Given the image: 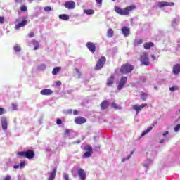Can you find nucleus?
<instances>
[{"mask_svg":"<svg viewBox=\"0 0 180 180\" xmlns=\"http://www.w3.org/2000/svg\"><path fill=\"white\" fill-rule=\"evenodd\" d=\"M134 9H136V6L134 5L129 6L124 9H122L120 7L117 6L114 8L115 12H116V13L118 15H121L122 16H127V15H129V13H130V12Z\"/></svg>","mask_w":180,"mask_h":180,"instance_id":"f257e3e1","label":"nucleus"},{"mask_svg":"<svg viewBox=\"0 0 180 180\" xmlns=\"http://www.w3.org/2000/svg\"><path fill=\"white\" fill-rule=\"evenodd\" d=\"M150 155V158H148L144 162H143V167L146 168V169H148L149 167L153 164V161L154 160V158H155V155H157V153L155 151L148 152L147 153V155Z\"/></svg>","mask_w":180,"mask_h":180,"instance_id":"f03ea898","label":"nucleus"},{"mask_svg":"<svg viewBox=\"0 0 180 180\" xmlns=\"http://www.w3.org/2000/svg\"><path fill=\"white\" fill-rule=\"evenodd\" d=\"M18 157H25V158H28V160H32L34 158V151L28 149L26 151H21L17 153Z\"/></svg>","mask_w":180,"mask_h":180,"instance_id":"7ed1b4c3","label":"nucleus"},{"mask_svg":"<svg viewBox=\"0 0 180 180\" xmlns=\"http://www.w3.org/2000/svg\"><path fill=\"white\" fill-rule=\"evenodd\" d=\"M134 70V66L131 64L127 63L121 67L120 72H122V74H129V72H131Z\"/></svg>","mask_w":180,"mask_h":180,"instance_id":"20e7f679","label":"nucleus"},{"mask_svg":"<svg viewBox=\"0 0 180 180\" xmlns=\"http://www.w3.org/2000/svg\"><path fill=\"white\" fill-rule=\"evenodd\" d=\"M83 150L86 151L84 154L83 155V158H89V157L92 156V154H94V150L92 149V146L91 145H86Z\"/></svg>","mask_w":180,"mask_h":180,"instance_id":"39448f33","label":"nucleus"},{"mask_svg":"<svg viewBox=\"0 0 180 180\" xmlns=\"http://www.w3.org/2000/svg\"><path fill=\"white\" fill-rule=\"evenodd\" d=\"M105 63H106V58H105V56H102L97 62V64L96 65L95 67V70H101V68H102L103 65H105Z\"/></svg>","mask_w":180,"mask_h":180,"instance_id":"423d86ee","label":"nucleus"},{"mask_svg":"<svg viewBox=\"0 0 180 180\" xmlns=\"http://www.w3.org/2000/svg\"><path fill=\"white\" fill-rule=\"evenodd\" d=\"M141 63L143 65H150V60H148V57L147 56V53H143L141 56Z\"/></svg>","mask_w":180,"mask_h":180,"instance_id":"0eeeda50","label":"nucleus"},{"mask_svg":"<svg viewBox=\"0 0 180 180\" xmlns=\"http://www.w3.org/2000/svg\"><path fill=\"white\" fill-rule=\"evenodd\" d=\"M162 136L164 139H162L160 140V143L163 144V143H165V141H169L171 140V135H169V131H167L165 133L162 134Z\"/></svg>","mask_w":180,"mask_h":180,"instance_id":"6e6552de","label":"nucleus"},{"mask_svg":"<svg viewBox=\"0 0 180 180\" xmlns=\"http://www.w3.org/2000/svg\"><path fill=\"white\" fill-rule=\"evenodd\" d=\"M77 175L79 176V178L81 180H86V173L85 172V170L82 168H79L77 170Z\"/></svg>","mask_w":180,"mask_h":180,"instance_id":"1a4fd4ad","label":"nucleus"},{"mask_svg":"<svg viewBox=\"0 0 180 180\" xmlns=\"http://www.w3.org/2000/svg\"><path fill=\"white\" fill-rule=\"evenodd\" d=\"M126 82H127V77L124 76L120 79L117 85L118 91H122V89H123V86H124Z\"/></svg>","mask_w":180,"mask_h":180,"instance_id":"9d476101","label":"nucleus"},{"mask_svg":"<svg viewBox=\"0 0 180 180\" xmlns=\"http://www.w3.org/2000/svg\"><path fill=\"white\" fill-rule=\"evenodd\" d=\"M1 124L4 131H6V130H8V119L6 117H1Z\"/></svg>","mask_w":180,"mask_h":180,"instance_id":"9b49d317","label":"nucleus"},{"mask_svg":"<svg viewBox=\"0 0 180 180\" xmlns=\"http://www.w3.org/2000/svg\"><path fill=\"white\" fill-rule=\"evenodd\" d=\"M146 106H147V104L146 103L141 104V105H133L132 109H134V110H136V115H139L141 111V109L146 108Z\"/></svg>","mask_w":180,"mask_h":180,"instance_id":"f8f14e48","label":"nucleus"},{"mask_svg":"<svg viewBox=\"0 0 180 180\" xmlns=\"http://www.w3.org/2000/svg\"><path fill=\"white\" fill-rule=\"evenodd\" d=\"M175 3L174 2H167V1H162L158 3V6L159 8H164V6H174Z\"/></svg>","mask_w":180,"mask_h":180,"instance_id":"ddd939ff","label":"nucleus"},{"mask_svg":"<svg viewBox=\"0 0 180 180\" xmlns=\"http://www.w3.org/2000/svg\"><path fill=\"white\" fill-rule=\"evenodd\" d=\"M122 34L124 37H129L130 36V29L127 26H124L121 29Z\"/></svg>","mask_w":180,"mask_h":180,"instance_id":"4468645a","label":"nucleus"},{"mask_svg":"<svg viewBox=\"0 0 180 180\" xmlns=\"http://www.w3.org/2000/svg\"><path fill=\"white\" fill-rule=\"evenodd\" d=\"M86 46L89 51H91V53H95V51H96V46L93 42H87L86 44Z\"/></svg>","mask_w":180,"mask_h":180,"instance_id":"2eb2a0df","label":"nucleus"},{"mask_svg":"<svg viewBox=\"0 0 180 180\" xmlns=\"http://www.w3.org/2000/svg\"><path fill=\"white\" fill-rule=\"evenodd\" d=\"M75 122L76 124H84V123H86V119L84 117H78L75 119Z\"/></svg>","mask_w":180,"mask_h":180,"instance_id":"dca6fc26","label":"nucleus"},{"mask_svg":"<svg viewBox=\"0 0 180 180\" xmlns=\"http://www.w3.org/2000/svg\"><path fill=\"white\" fill-rule=\"evenodd\" d=\"M49 176L47 180H54L56 179V175L57 174V168H53L52 172L48 173Z\"/></svg>","mask_w":180,"mask_h":180,"instance_id":"f3484780","label":"nucleus"},{"mask_svg":"<svg viewBox=\"0 0 180 180\" xmlns=\"http://www.w3.org/2000/svg\"><path fill=\"white\" fill-rule=\"evenodd\" d=\"M65 8H66L67 9H74V8H75V2L66 1L65 3Z\"/></svg>","mask_w":180,"mask_h":180,"instance_id":"a211bd4d","label":"nucleus"},{"mask_svg":"<svg viewBox=\"0 0 180 180\" xmlns=\"http://www.w3.org/2000/svg\"><path fill=\"white\" fill-rule=\"evenodd\" d=\"M41 95L50 96L53 94V90L50 89H44L40 91Z\"/></svg>","mask_w":180,"mask_h":180,"instance_id":"6ab92c4d","label":"nucleus"},{"mask_svg":"<svg viewBox=\"0 0 180 180\" xmlns=\"http://www.w3.org/2000/svg\"><path fill=\"white\" fill-rule=\"evenodd\" d=\"M27 25V20H23L18 24H17L15 27V29L18 30V29H20V27H25V25Z\"/></svg>","mask_w":180,"mask_h":180,"instance_id":"aec40b11","label":"nucleus"},{"mask_svg":"<svg viewBox=\"0 0 180 180\" xmlns=\"http://www.w3.org/2000/svg\"><path fill=\"white\" fill-rule=\"evenodd\" d=\"M74 75L76 78L79 79V78H81V77H82V72H81V70L79 69L76 68L74 70Z\"/></svg>","mask_w":180,"mask_h":180,"instance_id":"412c9836","label":"nucleus"},{"mask_svg":"<svg viewBox=\"0 0 180 180\" xmlns=\"http://www.w3.org/2000/svg\"><path fill=\"white\" fill-rule=\"evenodd\" d=\"M180 72V64L174 65L173 67V74L178 75Z\"/></svg>","mask_w":180,"mask_h":180,"instance_id":"4be33fe9","label":"nucleus"},{"mask_svg":"<svg viewBox=\"0 0 180 180\" xmlns=\"http://www.w3.org/2000/svg\"><path fill=\"white\" fill-rule=\"evenodd\" d=\"M179 22H180V20H179V18L178 17L173 19V20L172 21V26L174 27V29L176 28V26L179 25Z\"/></svg>","mask_w":180,"mask_h":180,"instance_id":"5701e85b","label":"nucleus"},{"mask_svg":"<svg viewBox=\"0 0 180 180\" xmlns=\"http://www.w3.org/2000/svg\"><path fill=\"white\" fill-rule=\"evenodd\" d=\"M72 134V129H67L65 131V137H68L69 139H74V136H72L71 134Z\"/></svg>","mask_w":180,"mask_h":180,"instance_id":"b1692460","label":"nucleus"},{"mask_svg":"<svg viewBox=\"0 0 180 180\" xmlns=\"http://www.w3.org/2000/svg\"><path fill=\"white\" fill-rule=\"evenodd\" d=\"M115 82V77H113L112 75L110 76V78L108 79L107 80V86H112V85H113V83Z\"/></svg>","mask_w":180,"mask_h":180,"instance_id":"393cba45","label":"nucleus"},{"mask_svg":"<svg viewBox=\"0 0 180 180\" xmlns=\"http://www.w3.org/2000/svg\"><path fill=\"white\" fill-rule=\"evenodd\" d=\"M109 106V102H108V101L104 100L101 104V108L103 110L105 109H108Z\"/></svg>","mask_w":180,"mask_h":180,"instance_id":"a878e982","label":"nucleus"},{"mask_svg":"<svg viewBox=\"0 0 180 180\" xmlns=\"http://www.w3.org/2000/svg\"><path fill=\"white\" fill-rule=\"evenodd\" d=\"M154 46V43L153 42H146L144 44V49H146V50H150V49H151V47Z\"/></svg>","mask_w":180,"mask_h":180,"instance_id":"bb28decb","label":"nucleus"},{"mask_svg":"<svg viewBox=\"0 0 180 180\" xmlns=\"http://www.w3.org/2000/svg\"><path fill=\"white\" fill-rule=\"evenodd\" d=\"M114 34L115 32H113V30L112 28H109L107 32V37H109V39H112Z\"/></svg>","mask_w":180,"mask_h":180,"instance_id":"cd10ccee","label":"nucleus"},{"mask_svg":"<svg viewBox=\"0 0 180 180\" xmlns=\"http://www.w3.org/2000/svg\"><path fill=\"white\" fill-rule=\"evenodd\" d=\"M61 71V67H55L52 70L53 75H57Z\"/></svg>","mask_w":180,"mask_h":180,"instance_id":"c85d7f7f","label":"nucleus"},{"mask_svg":"<svg viewBox=\"0 0 180 180\" xmlns=\"http://www.w3.org/2000/svg\"><path fill=\"white\" fill-rule=\"evenodd\" d=\"M32 46H34L33 50H34V51L39 50V41H37V40H33L32 41Z\"/></svg>","mask_w":180,"mask_h":180,"instance_id":"c756f323","label":"nucleus"},{"mask_svg":"<svg viewBox=\"0 0 180 180\" xmlns=\"http://www.w3.org/2000/svg\"><path fill=\"white\" fill-rule=\"evenodd\" d=\"M59 19L62 20H70V16L67 14H60L59 15Z\"/></svg>","mask_w":180,"mask_h":180,"instance_id":"7c9ffc66","label":"nucleus"},{"mask_svg":"<svg viewBox=\"0 0 180 180\" xmlns=\"http://www.w3.org/2000/svg\"><path fill=\"white\" fill-rule=\"evenodd\" d=\"M153 130V127H149L146 130L143 131L141 135V137H144L148 133H150V131Z\"/></svg>","mask_w":180,"mask_h":180,"instance_id":"2f4dec72","label":"nucleus"},{"mask_svg":"<svg viewBox=\"0 0 180 180\" xmlns=\"http://www.w3.org/2000/svg\"><path fill=\"white\" fill-rule=\"evenodd\" d=\"M46 68H47V66L46 65V64H41V65H39L37 67L38 71H44Z\"/></svg>","mask_w":180,"mask_h":180,"instance_id":"473e14b6","label":"nucleus"},{"mask_svg":"<svg viewBox=\"0 0 180 180\" xmlns=\"http://www.w3.org/2000/svg\"><path fill=\"white\" fill-rule=\"evenodd\" d=\"M112 108H113L114 109H118V110H122V109H123V108H122V106L117 105L116 103H112L111 104Z\"/></svg>","mask_w":180,"mask_h":180,"instance_id":"72a5a7b5","label":"nucleus"},{"mask_svg":"<svg viewBox=\"0 0 180 180\" xmlns=\"http://www.w3.org/2000/svg\"><path fill=\"white\" fill-rule=\"evenodd\" d=\"M14 51L15 53H20V51L22 50V48L20 47V45L15 44L13 47Z\"/></svg>","mask_w":180,"mask_h":180,"instance_id":"f704fd0d","label":"nucleus"},{"mask_svg":"<svg viewBox=\"0 0 180 180\" xmlns=\"http://www.w3.org/2000/svg\"><path fill=\"white\" fill-rule=\"evenodd\" d=\"M148 97V95L144 92H142L141 94V99H142V101H147V98Z\"/></svg>","mask_w":180,"mask_h":180,"instance_id":"c9c22d12","label":"nucleus"},{"mask_svg":"<svg viewBox=\"0 0 180 180\" xmlns=\"http://www.w3.org/2000/svg\"><path fill=\"white\" fill-rule=\"evenodd\" d=\"M84 12L86 15H94V13H95V11L92 9L84 10Z\"/></svg>","mask_w":180,"mask_h":180,"instance_id":"e433bc0d","label":"nucleus"},{"mask_svg":"<svg viewBox=\"0 0 180 180\" xmlns=\"http://www.w3.org/2000/svg\"><path fill=\"white\" fill-rule=\"evenodd\" d=\"M139 44H143V39H135L134 41V46H139Z\"/></svg>","mask_w":180,"mask_h":180,"instance_id":"4c0bfd02","label":"nucleus"},{"mask_svg":"<svg viewBox=\"0 0 180 180\" xmlns=\"http://www.w3.org/2000/svg\"><path fill=\"white\" fill-rule=\"evenodd\" d=\"M72 112H73L72 109H68V110H63V113L65 115H72Z\"/></svg>","mask_w":180,"mask_h":180,"instance_id":"58836bf2","label":"nucleus"},{"mask_svg":"<svg viewBox=\"0 0 180 180\" xmlns=\"http://www.w3.org/2000/svg\"><path fill=\"white\" fill-rule=\"evenodd\" d=\"M131 154H133V152H131V155H129L127 158H122V162H126V161H127L128 160H130V158H131Z\"/></svg>","mask_w":180,"mask_h":180,"instance_id":"ea45409f","label":"nucleus"},{"mask_svg":"<svg viewBox=\"0 0 180 180\" xmlns=\"http://www.w3.org/2000/svg\"><path fill=\"white\" fill-rule=\"evenodd\" d=\"M102 2H103V0H96V4L98 6H102Z\"/></svg>","mask_w":180,"mask_h":180,"instance_id":"a19ab883","label":"nucleus"},{"mask_svg":"<svg viewBox=\"0 0 180 180\" xmlns=\"http://www.w3.org/2000/svg\"><path fill=\"white\" fill-rule=\"evenodd\" d=\"M44 10L45 11V12H50L53 11V8H51V6H46V7H44Z\"/></svg>","mask_w":180,"mask_h":180,"instance_id":"79ce46f5","label":"nucleus"},{"mask_svg":"<svg viewBox=\"0 0 180 180\" xmlns=\"http://www.w3.org/2000/svg\"><path fill=\"white\" fill-rule=\"evenodd\" d=\"M63 179L65 180H70V176L68 175V174L64 173L63 174Z\"/></svg>","mask_w":180,"mask_h":180,"instance_id":"37998d69","label":"nucleus"},{"mask_svg":"<svg viewBox=\"0 0 180 180\" xmlns=\"http://www.w3.org/2000/svg\"><path fill=\"white\" fill-rule=\"evenodd\" d=\"M5 113H6V110L3 108H0V115H5Z\"/></svg>","mask_w":180,"mask_h":180,"instance_id":"c03bdc74","label":"nucleus"},{"mask_svg":"<svg viewBox=\"0 0 180 180\" xmlns=\"http://www.w3.org/2000/svg\"><path fill=\"white\" fill-rule=\"evenodd\" d=\"M180 129V124H177L175 127H174V131L176 133H178V131H179Z\"/></svg>","mask_w":180,"mask_h":180,"instance_id":"a18cd8bd","label":"nucleus"},{"mask_svg":"<svg viewBox=\"0 0 180 180\" xmlns=\"http://www.w3.org/2000/svg\"><path fill=\"white\" fill-rule=\"evenodd\" d=\"M13 110H18V104L12 103Z\"/></svg>","mask_w":180,"mask_h":180,"instance_id":"49530a36","label":"nucleus"},{"mask_svg":"<svg viewBox=\"0 0 180 180\" xmlns=\"http://www.w3.org/2000/svg\"><path fill=\"white\" fill-rule=\"evenodd\" d=\"M20 168H25V166L26 165V162L23 161L20 163Z\"/></svg>","mask_w":180,"mask_h":180,"instance_id":"de8ad7c7","label":"nucleus"},{"mask_svg":"<svg viewBox=\"0 0 180 180\" xmlns=\"http://www.w3.org/2000/svg\"><path fill=\"white\" fill-rule=\"evenodd\" d=\"M21 9V12H26V11H27V7H26V6H22L20 8Z\"/></svg>","mask_w":180,"mask_h":180,"instance_id":"09e8293b","label":"nucleus"},{"mask_svg":"<svg viewBox=\"0 0 180 180\" xmlns=\"http://www.w3.org/2000/svg\"><path fill=\"white\" fill-rule=\"evenodd\" d=\"M176 89H178V88L174 87V86H172V87L169 88V91H170L171 92H175V90H176Z\"/></svg>","mask_w":180,"mask_h":180,"instance_id":"8fccbe9b","label":"nucleus"},{"mask_svg":"<svg viewBox=\"0 0 180 180\" xmlns=\"http://www.w3.org/2000/svg\"><path fill=\"white\" fill-rule=\"evenodd\" d=\"M56 123H57L58 124H63V121L61 120V119L58 118V119L56 120Z\"/></svg>","mask_w":180,"mask_h":180,"instance_id":"3c124183","label":"nucleus"},{"mask_svg":"<svg viewBox=\"0 0 180 180\" xmlns=\"http://www.w3.org/2000/svg\"><path fill=\"white\" fill-rule=\"evenodd\" d=\"M140 81H141V82H146V77L141 76L140 77Z\"/></svg>","mask_w":180,"mask_h":180,"instance_id":"603ef678","label":"nucleus"},{"mask_svg":"<svg viewBox=\"0 0 180 180\" xmlns=\"http://www.w3.org/2000/svg\"><path fill=\"white\" fill-rule=\"evenodd\" d=\"M12 177L10 175H6L4 180H11Z\"/></svg>","mask_w":180,"mask_h":180,"instance_id":"864d4df0","label":"nucleus"},{"mask_svg":"<svg viewBox=\"0 0 180 180\" xmlns=\"http://www.w3.org/2000/svg\"><path fill=\"white\" fill-rule=\"evenodd\" d=\"M5 20V18L4 17H0V23L1 25H4V20Z\"/></svg>","mask_w":180,"mask_h":180,"instance_id":"5fc2aeb1","label":"nucleus"},{"mask_svg":"<svg viewBox=\"0 0 180 180\" xmlns=\"http://www.w3.org/2000/svg\"><path fill=\"white\" fill-rule=\"evenodd\" d=\"M56 85V86H61V81H57Z\"/></svg>","mask_w":180,"mask_h":180,"instance_id":"6e6d98bb","label":"nucleus"},{"mask_svg":"<svg viewBox=\"0 0 180 180\" xmlns=\"http://www.w3.org/2000/svg\"><path fill=\"white\" fill-rule=\"evenodd\" d=\"M151 58L153 61H155V60H157V57L155 56V55H151Z\"/></svg>","mask_w":180,"mask_h":180,"instance_id":"4d7b16f0","label":"nucleus"},{"mask_svg":"<svg viewBox=\"0 0 180 180\" xmlns=\"http://www.w3.org/2000/svg\"><path fill=\"white\" fill-rule=\"evenodd\" d=\"M81 143V140L77 139V141H75V142H73V144H79Z\"/></svg>","mask_w":180,"mask_h":180,"instance_id":"13d9d810","label":"nucleus"},{"mask_svg":"<svg viewBox=\"0 0 180 180\" xmlns=\"http://www.w3.org/2000/svg\"><path fill=\"white\" fill-rule=\"evenodd\" d=\"M34 37V32H30L29 34H28V37Z\"/></svg>","mask_w":180,"mask_h":180,"instance_id":"bf43d9fd","label":"nucleus"},{"mask_svg":"<svg viewBox=\"0 0 180 180\" xmlns=\"http://www.w3.org/2000/svg\"><path fill=\"white\" fill-rule=\"evenodd\" d=\"M13 168L15 169H18V168H20V165H15L13 166Z\"/></svg>","mask_w":180,"mask_h":180,"instance_id":"052dcab7","label":"nucleus"},{"mask_svg":"<svg viewBox=\"0 0 180 180\" xmlns=\"http://www.w3.org/2000/svg\"><path fill=\"white\" fill-rule=\"evenodd\" d=\"M79 112L77 110H73V115H78Z\"/></svg>","mask_w":180,"mask_h":180,"instance_id":"680f3d73","label":"nucleus"},{"mask_svg":"<svg viewBox=\"0 0 180 180\" xmlns=\"http://www.w3.org/2000/svg\"><path fill=\"white\" fill-rule=\"evenodd\" d=\"M22 0H15V2L16 4H20L22 2Z\"/></svg>","mask_w":180,"mask_h":180,"instance_id":"e2e57ef3","label":"nucleus"},{"mask_svg":"<svg viewBox=\"0 0 180 180\" xmlns=\"http://www.w3.org/2000/svg\"><path fill=\"white\" fill-rule=\"evenodd\" d=\"M39 124H43V120H39Z\"/></svg>","mask_w":180,"mask_h":180,"instance_id":"0e129e2a","label":"nucleus"},{"mask_svg":"<svg viewBox=\"0 0 180 180\" xmlns=\"http://www.w3.org/2000/svg\"><path fill=\"white\" fill-rule=\"evenodd\" d=\"M113 2H115V1H116V0H112Z\"/></svg>","mask_w":180,"mask_h":180,"instance_id":"69168bd1","label":"nucleus"},{"mask_svg":"<svg viewBox=\"0 0 180 180\" xmlns=\"http://www.w3.org/2000/svg\"><path fill=\"white\" fill-rule=\"evenodd\" d=\"M73 176H75V174H73Z\"/></svg>","mask_w":180,"mask_h":180,"instance_id":"338daca9","label":"nucleus"},{"mask_svg":"<svg viewBox=\"0 0 180 180\" xmlns=\"http://www.w3.org/2000/svg\"><path fill=\"white\" fill-rule=\"evenodd\" d=\"M17 22H19V20H17Z\"/></svg>","mask_w":180,"mask_h":180,"instance_id":"774afa93","label":"nucleus"}]
</instances>
